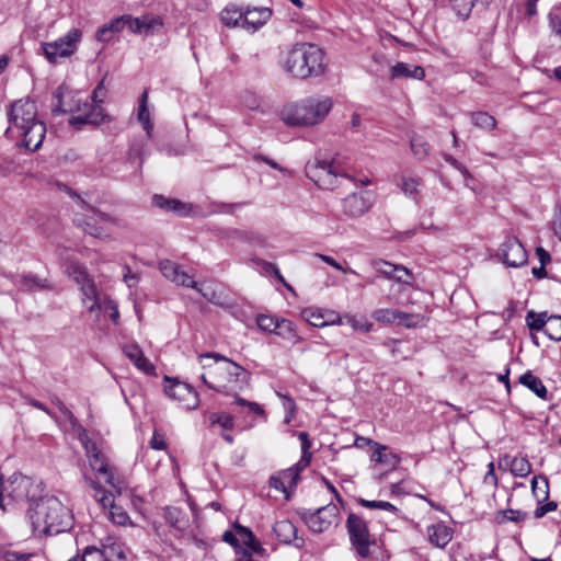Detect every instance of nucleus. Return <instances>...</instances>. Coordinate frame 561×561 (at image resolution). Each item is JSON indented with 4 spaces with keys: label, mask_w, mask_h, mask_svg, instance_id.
Wrapping results in <instances>:
<instances>
[{
    "label": "nucleus",
    "mask_w": 561,
    "mask_h": 561,
    "mask_svg": "<svg viewBox=\"0 0 561 561\" xmlns=\"http://www.w3.org/2000/svg\"><path fill=\"white\" fill-rule=\"evenodd\" d=\"M425 318L421 314L407 313L400 311L398 323L403 324L407 328H416L424 325Z\"/></svg>",
    "instance_id": "nucleus-47"
},
{
    "label": "nucleus",
    "mask_w": 561,
    "mask_h": 561,
    "mask_svg": "<svg viewBox=\"0 0 561 561\" xmlns=\"http://www.w3.org/2000/svg\"><path fill=\"white\" fill-rule=\"evenodd\" d=\"M173 283H175L178 285H182L184 287L193 288V289L197 290L198 293H201L207 300L214 302V299H213L214 293L209 294L207 291H203V289L198 286V283L193 280L192 277L183 271H180L178 277L175 278V280Z\"/></svg>",
    "instance_id": "nucleus-39"
},
{
    "label": "nucleus",
    "mask_w": 561,
    "mask_h": 561,
    "mask_svg": "<svg viewBox=\"0 0 561 561\" xmlns=\"http://www.w3.org/2000/svg\"><path fill=\"white\" fill-rule=\"evenodd\" d=\"M207 359H215L216 362H219V360L224 362L225 367H221L220 369L229 376V381H234L237 383H240V388H242L243 385L248 383L249 374L239 364L228 359L227 357H225L218 353L209 352V353H204V354L199 355V360H201V363H203L204 368L210 366V365L204 363V360H207Z\"/></svg>",
    "instance_id": "nucleus-12"
},
{
    "label": "nucleus",
    "mask_w": 561,
    "mask_h": 561,
    "mask_svg": "<svg viewBox=\"0 0 561 561\" xmlns=\"http://www.w3.org/2000/svg\"><path fill=\"white\" fill-rule=\"evenodd\" d=\"M83 112L69 118V125L81 128L82 125L99 126L106 118V114L101 105H91L83 103Z\"/></svg>",
    "instance_id": "nucleus-15"
},
{
    "label": "nucleus",
    "mask_w": 561,
    "mask_h": 561,
    "mask_svg": "<svg viewBox=\"0 0 561 561\" xmlns=\"http://www.w3.org/2000/svg\"><path fill=\"white\" fill-rule=\"evenodd\" d=\"M501 514L503 515V520H510V522H522L526 518V513L522 512V511H518V510H505L503 512H501Z\"/></svg>",
    "instance_id": "nucleus-59"
},
{
    "label": "nucleus",
    "mask_w": 561,
    "mask_h": 561,
    "mask_svg": "<svg viewBox=\"0 0 561 561\" xmlns=\"http://www.w3.org/2000/svg\"><path fill=\"white\" fill-rule=\"evenodd\" d=\"M82 37L79 28H71L65 36L49 43H43L42 49L51 64H56L59 58H67L73 55Z\"/></svg>",
    "instance_id": "nucleus-6"
},
{
    "label": "nucleus",
    "mask_w": 561,
    "mask_h": 561,
    "mask_svg": "<svg viewBox=\"0 0 561 561\" xmlns=\"http://www.w3.org/2000/svg\"><path fill=\"white\" fill-rule=\"evenodd\" d=\"M298 437L301 442L302 456L296 465H299V472H300L302 469H305L307 466H309L312 455L309 451V449L311 447V442L309 439L308 433L299 432Z\"/></svg>",
    "instance_id": "nucleus-40"
},
{
    "label": "nucleus",
    "mask_w": 561,
    "mask_h": 561,
    "mask_svg": "<svg viewBox=\"0 0 561 561\" xmlns=\"http://www.w3.org/2000/svg\"><path fill=\"white\" fill-rule=\"evenodd\" d=\"M54 98H55L56 102L53 104V107H51L53 114L60 115V114H66V113H70L73 111L81 112V107L79 105L77 106V108H75L70 104H65L59 92H56L54 94Z\"/></svg>",
    "instance_id": "nucleus-50"
},
{
    "label": "nucleus",
    "mask_w": 561,
    "mask_h": 561,
    "mask_svg": "<svg viewBox=\"0 0 561 561\" xmlns=\"http://www.w3.org/2000/svg\"><path fill=\"white\" fill-rule=\"evenodd\" d=\"M163 517L165 522L175 530L184 533L190 527L188 515L181 508L175 506H167L163 508Z\"/></svg>",
    "instance_id": "nucleus-23"
},
{
    "label": "nucleus",
    "mask_w": 561,
    "mask_h": 561,
    "mask_svg": "<svg viewBox=\"0 0 561 561\" xmlns=\"http://www.w3.org/2000/svg\"><path fill=\"white\" fill-rule=\"evenodd\" d=\"M67 274L78 284L81 285L83 282L90 279L87 271L79 264L71 263L67 266Z\"/></svg>",
    "instance_id": "nucleus-49"
},
{
    "label": "nucleus",
    "mask_w": 561,
    "mask_h": 561,
    "mask_svg": "<svg viewBox=\"0 0 561 561\" xmlns=\"http://www.w3.org/2000/svg\"><path fill=\"white\" fill-rule=\"evenodd\" d=\"M519 382L531 390L534 393H536L537 397L540 399L547 400L548 399V390L541 379L535 375H533L531 371H527L519 377Z\"/></svg>",
    "instance_id": "nucleus-28"
},
{
    "label": "nucleus",
    "mask_w": 561,
    "mask_h": 561,
    "mask_svg": "<svg viewBox=\"0 0 561 561\" xmlns=\"http://www.w3.org/2000/svg\"><path fill=\"white\" fill-rule=\"evenodd\" d=\"M103 83H104V80H102L93 91L92 98H93V101L96 103L95 105H100V103L103 102V99L105 96V89H104Z\"/></svg>",
    "instance_id": "nucleus-64"
},
{
    "label": "nucleus",
    "mask_w": 561,
    "mask_h": 561,
    "mask_svg": "<svg viewBox=\"0 0 561 561\" xmlns=\"http://www.w3.org/2000/svg\"><path fill=\"white\" fill-rule=\"evenodd\" d=\"M305 172L316 185L324 190H333L339 184L340 178L347 175L341 172L334 161L316 156L306 163Z\"/></svg>",
    "instance_id": "nucleus-5"
},
{
    "label": "nucleus",
    "mask_w": 561,
    "mask_h": 561,
    "mask_svg": "<svg viewBox=\"0 0 561 561\" xmlns=\"http://www.w3.org/2000/svg\"><path fill=\"white\" fill-rule=\"evenodd\" d=\"M152 203L160 209L171 211L179 216H186L190 214L192 206L190 204L183 203L175 198H168L163 195L156 194L152 197Z\"/></svg>",
    "instance_id": "nucleus-22"
},
{
    "label": "nucleus",
    "mask_w": 561,
    "mask_h": 561,
    "mask_svg": "<svg viewBox=\"0 0 561 561\" xmlns=\"http://www.w3.org/2000/svg\"><path fill=\"white\" fill-rule=\"evenodd\" d=\"M234 529L242 543L250 548L251 551L256 553L263 551L261 543L249 528L241 525H236Z\"/></svg>",
    "instance_id": "nucleus-33"
},
{
    "label": "nucleus",
    "mask_w": 561,
    "mask_h": 561,
    "mask_svg": "<svg viewBox=\"0 0 561 561\" xmlns=\"http://www.w3.org/2000/svg\"><path fill=\"white\" fill-rule=\"evenodd\" d=\"M80 286V289L82 291V295H83V299H89V300H93V299H96L99 298L98 297V293H96V287L93 283V280L90 278L89 280L87 282H83Z\"/></svg>",
    "instance_id": "nucleus-56"
},
{
    "label": "nucleus",
    "mask_w": 561,
    "mask_h": 561,
    "mask_svg": "<svg viewBox=\"0 0 561 561\" xmlns=\"http://www.w3.org/2000/svg\"><path fill=\"white\" fill-rule=\"evenodd\" d=\"M342 211L351 218L363 216L374 204V194L369 191L352 193L342 199Z\"/></svg>",
    "instance_id": "nucleus-11"
},
{
    "label": "nucleus",
    "mask_w": 561,
    "mask_h": 561,
    "mask_svg": "<svg viewBox=\"0 0 561 561\" xmlns=\"http://www.w3.org/2000/svg\"><path fill=\"white\" fill-rule=\"evenodd\" d=\"M90 467L98 474H102L105 477V481L112 486V489L121 495L123 492V485L119 480H116L111 468L108 467L106 457L104 454H93L91 458H89Z\"/></svg>",
    "instance_id": "nucleus-18"
},
{
    "label": "nucleus",
    "mask_w": 561,
    "mask_h": 561,
    "mask_svg": "<svg viewBox=\"0 0 561 561\" xmlns=\"http://www.w3.org/2000/svg\"><path fill=\"white\" fill-rule=\"evenodd\" d=\"M113 550V546L105 548L103 551L94 547H88L81 557V561H108L112 558L111 552Z\"/></svg>",
    "instance_id": "nucleus-36"
},
{
    "label": "nucleus",
    "mask_w": 561,
    "mask_h": 561,
    "mask_svg": "<svg viewBox=\"0 0 561 561\" xmlns=\"http://www.w3.org/2000/svg\"><path fill=\"white\" fill-rule=\"evenodd\" d=\"M243 9L233 5L226 7L220 13L221 22L228 27L242 28Z\"/></svg>",
    "instance_id": "nucleus-32"
},
{
    "label": "nucleus",
    "mask_w": 561,
    "mask_h": 561,
    "mask_svg": "<svg viewBox=\"0 0 561 561\" xmlns=\"http://www.w3.org/2000/svg\"><path fill=\"white\" fill-rule=\"evenodd\" d=\"M161 25L162 21L158 16L145 15L142 18H134L131 15H123L98 30L95 37L99 42H108L113 33L121 32L124 28H128L131 33L151 35L156 27Z\"/></svg>",
    "instance_id": "nucleus-4"
},
{
    "label": "nucleus",
    "mask_w": 561,
    "mask_h": 561,
    "mask_svg": "<svg viewBox=\"0 0 561 561\" xmlns=\"http://www.w3.org/2000/svg\"><path fill=\"white\" fill-rule=\"evenodd\" d=\"M99 502L103 507L110 506V518L118 526H133V522L127 512L114 503V495L112 492H103V495L99 499Z\"/></svg>",
    "instance_id": "nucleus-20"
},
{
    "label": "nucleus",
    "mask_w": 561,
    "mask_h": 561,
    "mask_svg": "<svg viewBox=\"0 0 561 561\" xmlns=\"http://www.w3.org/2000/svg\"><path fill=\"white\" fill-rule=\"evenodd\" d=\"M504 263L512 267L526 264L527 253L523 244L516 238H508L502 247Z\"/></svg>",
    "instance_id": "nucleus-16"
},
{
    "label": "nucleus",
    "mask_w": 561,
    "mask_h": 561,
    "mask_svg": "<svg viewBox=\"0 0 561 561\" xmlns=\"http://www.w3.org/2000/svg\"><path fill=\"white\" fill-rule=\"evenodd\" d=\"M164 392L170 399L178 401L186 410H194L199 404L198 393L188 383L176 379L164 378Z\"/></svg>",
    "instance_id": "nucleus-9"
},
{
    "label": "nucleus",
    "mask_w": 561,
    "mask_h": 561,
    "mask_svg": "<svg viewBox=\"0 0 561 561\" xmlns=\"http://www.w3.org/2000/svg\"><path fill=\"white\" fill-rule=\"evenodd\" d=\"M311 105H306L305 100L299 103L288 104L280 112L282 121L291 127L311 126L308 110Z\"/></svg>",
    "instance_id": "nucleus-13"
},
{
    "label": "nucleus",
    "mask_w": 561,
    "mask_h": 561,
    "mask_svg": "<svg viewBox=\"0 0 561 561\" xmlns=\"http://www.w3.org/2000/svg\"><path fill=\"white\" fill-rule=\"evenodd\" d=\"M299 479V465H295L278 472L276 476H272L270 478V486L285 493L286 499H289Z\"/></svg>",
    "instance_id": "nucleus-14"
},
{
    "label": "nucleus",
    "mask_w": 561,
    "mask_h": 561,
    "mask_svg": "<svg viewBox=\"0 0 561 561\" xmlns=\"http://www.w3.org/2000/svg\"><path fill=\"white\" fill-rule=\"evenodd\" d=\"M79 438L83 445V448H84V451H85V455L88 458H91L93 456V454L101 453V450L98 448L96 444L93 440L88 438V434L84 428L82 430V433L80 434Z\"/></svg>",
    "instance_id": "nucleus-54"
},
{
    "label": "nucleus",
    "mask_w": 561,
    "mask_h": 561,
    "mask_svg": "<svg viewBox=\"0 0 561 561\" xmlns=\"http://www.w3.org/2000/svg\"><path fill=\"white\" fill-rule=\"evenodd\" d=\"M371 316L377 322L393 323L398 322L400 311L396 309H377Z\"/></svg>",
    "instance_id": "nucleus-46"
},
{
    "label": "nucleus",
    "mask_w": 561,
    "mask_h": 561,
    "mask_svg": "<svg viewBox=\"0 0 561 561\" xmlns=\"http://www.w3.org/2000/svg\"><path fill=\"white\" fill-rule=\"evenodd\" d=\"M548 318L547 312L537 313L529 311L526 317V322L530 330L540 331L545 330L548 325Z\"/></svg>",
    "instance_id": "nucleus-42"
},
{
    "label": "nucleus",
    "mask_w": 561,
    "mask_h": 561,
    "mask_svg": "<svg viewBox=\"0 0 561 561\" xmlns=\"http://www.w3.org/2000/svg\"><path fill=\"white\" fill-rule=\"evenodd\" d=\"M346 528L350 541L357 554L364 559L368 558L370 556V545L374 541L370 539L367 523L360 516L351 513L346 519Z\"/></svg>",
    "instance_id": "nucleus-8"
},
{
    "label": "nucleus",
    "mask_w": 561,
    "mask_h": 561,
    "mask_svg": "<svg viewBox=\"0 0 561 561\" xmlns=\"http://www.w3.org/2000/svg\"><path fill=\"white\" fill-rule=\"evenodd\" d=\"M9 127L4 135L10 138L20 137L21 146L30 151L41 148L46 135V125L37 117L35 102L28 99L14 101L8 111Z\"/></svg>",
    "instance_id": "nucleus-1"
},
{
    "label": "nucleus",
    "mask_w": 561,
    "mask_h": 561,
    "mask_svg": "<svg viewBox=\"0 0 561 561\" xmlns=\"http://www.w3.org/2000/svg\"><path fill=\"white\" fill-rule=\"evenodd\" d=\"M271 16L272 11L266 7L247 8L243 10L242 28L255 32L261 28Z\"/></svg>",
    "instance_id": "nucleus-17"
},
{
    "label": "nucleus",
    "mask_w": 561,
    "mask_h": 561,
    "mask_svg": "<svg viewBox=\"0 0 561 561\" xmlns=\"http://www.w3.org/2000/svg\"><path fill=\"white\" fill-rule=\"evenodd\" d=\"M73 222L82 228L87 233L99 237L102 233V228L96 226L94 216H87L84 214H76Z\"/></svg>",
    "instance_id": "nucleus-34"
},
{
    "label": "nucleus",
    "mask_w": 561,
    "mask_h": 561,
    "mask_svg": "<svg viewBox=\"0 0 561 561\" xmlns=\"http://www.w3.org/2000/svg\"><path fill=\"white\" fill-rule=\"evenodd\" d=\"M210 425H219L222 430L230 431L234 427L233 416L228 413L214 412L209 415Z\"/></svg>",
    "instance_id": "nucleus-44"
},
{
    "label": "nucleus",
    "mask_w": 561,
    "mask_h": 561,
    "mask_svg": "<svg viewBox=\"0 0 561 561\" xmlns=\"http://www.w3.org/2000/svg\"><path fill=\"white\" fill-rule=\"evenodd\" d=\"M147 101H148V92L144 91L140 96V104H139V111H138V119L142 123L144 128L146 129L148 136L151 135V129L153 128V125L150 122L149 112L147 108Z\"/></svg>",
    "instance_id": "nucleus-41"
},
{
    "label": "nucleus",
    "mask_w": 561,
    "mask_h": 561,
    "mask_svg": "<svg viewBox=\"0 0 561 561\" xmlns=\"http://www.w3.org/2000/svg\"><path fill=\"white\" fill-rule=\"evenodd\" d=\"M123 352L139 370L147 375L154 374V366L144 356L141 348L138 345H125Z\"/></svg>",
    "instance_id": "nucleus-24"
},
{
    "label": "nucleus",
    "mask_w": 561,
    "mask_h": 561,
    "mask_svg": "<svg viewBox=\"0 0 561 561\" xmlns=\"http://www.w3.org/2000/svg\"><path fill=\"white\" fill-rule=\"evenodd\" d=\"M511 472L515 477H526L531 471L530 462L524 457H514L510 463Z\"/></svg>",
    "instance_id": "nucleus-43"
},
{
    "label": "nucleus",
    "mask_w": 561,
    "mask_h": 561,
    "mask_svg": "<svg viewBox=\"0 0 561 561\" xmlns=\"http://www.w3.org/2000/svg\"><path fill=\"white\" fill-rule=\"evenodd\" d=\"M2 496L15 502L28 501L34 497L32 490L34 482L31 478L21 473H13L5 482L1 479Z\"/></svg>",
    "instance_id": "nucleus-10"
},
{
    "label": "nucleus",
    "mask_w": 561,
    "mask_h": 561,
    "mask_svg": "<svg viewBox=\"0 0 561 561\" xmlns=\"http://www.w3.org/2000/svg\"><path fill=\"white\" fill-rule=\"evenodd\" d=\"M306 105H311L308 110L311 126L321 123L332 108L333 102L329 96H310L305 99Z\"/></svg>",
    "instance_id": "nucleus-19"
},
{
    "label": "nucleus",
    "mask_w": 561,
    "mask_h": 561,
    "mask_svg": "<svg viewBox=\"0 0 561 561\" xmlns=\"http://www.w3.org/2000/svg\"><path fill=\"white\" fill-rule=\"evenodd\" d=\"M273 531L282 543H291L297 539V528L288 519L278 520L273 526Z\"/></svg>",
    "instance_id": "nucleus-26"
},
{
    "label": "nucleus",
    "mask_w": 561,
    "mask_h": 561,
    "mask_svg": "<svg viewBox=\"0 0 561 561\" xmlns=\"http://www.w3.org/2000/svg\"><path fill=\"white\" fill-rule=\"evenodd\" d=\"M302 316L312 327L317 328H322L332 323H342V319L340 317L336 316V319H327L325 314L322 311L312 308L305 309Z\"/></svg>",
    "instance_id": "nucleus-30"
},
{
    "label": "nucleus",
    "mask_w": 561,
    "mask_h": 561,
    "mask_svg": "<svg viewBox=\"0 0 561 561\" xmlns=\"http://www.w3.org/2000/svg\"><path fill=\"white\" fill-rule=\"evenodd\" d=\"M159 268L162 275L171 282L175 280L181 271L179 265L170 260L161 261L159 263Z\"/></svg>",
    "instance_id": "nucleus-48"
},
{
    "label": "nucleus",
    "mask_w": 561,
    "mask_h": 561,
    "mask_svg": "<svg viewBox=\"0 0 561 561\" xmlns=\"http://www.w3.org/2000/svg\"><path fill=\"white\" fill-rule=\"evenodd\" d=\"M402 191L404 192V194L409 195V196H414L416 193H417V187H419V181L415 180V179H403L402 180Z\"/></svg>",
    "instance_id": "nucleus-60"
},
{
    "label": "nucleus",
    "mask_w": 561,
    "mask_h": 561,
    "mask_svg": "<svg viewBox=\"0 0 561 561\" xmlns=\"http://www.w3.org/2000/svg\"><path fill=\"white\" fill-rule=\"evenodd\" d=\"M557 503L556 502H548L546 503L545 505H541L539 507H537L534 512V515L536 518H541L543 517L547 513L549 512H553L557 510Z\"/></svg>",
    "instance_id": "nucleus-62"
},
{
    "label": "nucleus",
    "mask_w": 561,
    "mask_h": 561,
    "mask_svg": "<svg viewBox=\"0 0 561 561\" xmlns=\"http://www.w3.org/2000/svg\"><path fill=\"white\" fill-rule=\"evenodd\" d=\"M273 334H276L293 344H296L300 341L294 323L290 320L284 318L278 319Z\"/></svg>",
    "instance_id": "nucleus-31"
},
{
    "label": "nucleus",
    "mask_w": 561,
    "mask_h": 561,
    "mask_svg": "<svg viewBox=\"0 0 561 561\" xmlns=\"http://www.w3.org/2000/svg\"><path fill=\"white\" fill-rule=\"evenodd\" d=\"M391 78H413L422 80L425 77V71L421 66H410L404 62H397L391 67Z\"/></svg>",
    "instance_id": "nucleus-27"
},
{
    "label": "nucleus",
    "mask_w": 561,
    "mask_h": 561,
    "mask_svg": "<svg viewBox=\"0 0 561 561\" xmlns=\"http://www.w3.org/2000/svg\"><path fill=\"white\" fill-rule=\"evenodd\" d=\"M21 287L25 289H33L34 287L44 288L46 285L41 282L36 276L33 275H24L20 280Z\"/></svg>",
    "instance_id": "nucleus-58"
},
{
    "label": "nucleus",
    "mask_w": 561,
    "mask_h": 561,
    "mask_svg": "<svg viewBox=\"0 0 561 561\" xmlns=\"http://www.w3.org/2000/svg\"><path fill=\"white\" fill-rule=\"evenodd\" d=\"M411 150L417 160H424L430 152V145L423 136L413 135L410 140Z\"/></svg>",
    "instance_id": "nucleus-37"
},
{
    "label": "nucleus",
    "mask_w": 561,
    "mask_h": 561,
    "mask_svg": "<svg viewBox=\"0 0 561 561\" xmlns=\"http://www.w3.org/2000/svg\"><path fill=\"white\" fill-rule=\"evenodd\" d=\"M150 447L156 450H164L167 448V443L158 432H154L150 439Z\"/></svg>",
    "instance_id": "nucleus-63"
},
{
    "label": "nucleus",
    "mask_w": 561,
    "mask_h": 561,
    "mask_svg": "<svg viewBox=\"0 0 561 561\" xmlns=\"http://www.w3.org/2000/svg\"><path fill=\"white\" fill-rule=\"evenodd\" d=\"M278 319L267 314H259L256 317V324L262 331L274 333Z\"/></svg>",
    "instance_id": "nucleus-51"
},
{
    "label": "nucleus",
    "mask_w": 561,
    "mask_h": 561,
    "mask_svg": "<svg viewBox=\"0 0 561 561\" xmlns=\"http://www.w3.org/2000/svg\"><path fill=\"white\" fill-rule=\"evenodd\" d=\"M299 514L308 528L316 534L325 531L332 525L336 526L340 520L339 507L333 503L316 511L302 510Z\"/></svg>",
    "instance_id": "nucleus-7"
},
{
    "label": "nucleus",
    "mask_w": 561,
    "mask_h": 561,
    "mask_svg": "<svg viewBox=\"0 0 561 561\" xmlns=\"http://www.w3.org/2000/svg\"><path fill=\"white\" fill-rule=\"evenodd\" d=\"M233 403H236V404H238L240 407H245L249 410V412H251V413H254V414H257V415H263L264 414L263 408L259 403H256V402L248 401V400H245L243 398L236 397Z\"/></svg>",
    "instance_id": "nucleus-55"
},
{
    "label": "nucleus",
    "mask_w": 561,
    "mask_h": 561,
    "mask_svg": "<svg viewBox=\"0 0 561 561\" xmlns=\"http://www.w3.org/2000/svg\"><path fill=\"white\" fill-rule=\"evenodd\" d=\"M431 543L444 548L453 538V530L444 524H435L427 529Z\"/></svg>",
    "instance_id": "nucleus-25"
},
{
    "label": "nucleus",
    "mask_w": 561,
    "mask_h": 561,
    "mask_svg": "<svg viewBox=\"0 0 561 561\" xmlns=\"http://www.w3.org/2000/svg\"><path fill=\"white\" fill-rule=\"evenodd\" d=\"M33 533L51 536L71 529L73 515L56 496H46L32 504L27 511Z\"/></svg>",
    "instance_id": "nucleus-3"
},
{
    "label": "nucleus",
    "mask_w": 561,
    "mask_h": 561,
    "mask_svg": "<svg viewBox=\"0 0 561 561\" xmlns=\"http://www.w3.org/2000/svg\"><path fill=\"white\" fill-rule=\"evenodd\" d=\"M545 333L550 340L561 341V317L550 316L548 318V325L545 329Z\"/></svg>",
    "instance_id": "nucleus-45"
},
{
    "label": "nucleus",
    "mask_w": 561,
    "mask_h": 561,
    "mask_svg": "<svg viewBox=\"0 0 561 561\" xmlns=\"http://www.w3.org/2000/svg\"><path fill=\"white\" fill-rule=\"evenodd\" d=\"M346 322L357 331L369 332L373 323L368 322L364 317L348 316Z\"/></svg>",
    "instance_id": "nucleus-53"
},
{
    "label": "nucleus",
    "mask_w": 561,
    "mask_h": 561,
    "mask_svg": "<svg viewBox=\"0 0 561 561\" xmlns=\"http://www.w3.org/2000/svg\"><path fill=\"white\" fill-rule=\"evenodd\" d=\"M255 264L262 268V271L270 276H275L278 282H284V277L279 272L276 264L264 261L262 259H255Z\"/></svg>",
    "instance_id": "nucleus-52"
},
{
    "label": "nucleus",
    "mask_w": 561,
    "mask_h": 561,
    "mask_svg": "<svg viewBox=\"0 0 561 561\" xmlns=\"http://www.w3.org/2000/svg\"><path fill=\"white\" fill-rule=\"evenodd\" d=\"M104 308H103V311H110V318L111 320L116 323L118 318H119V312H118V308H117V305L114 300L112 299H108V298H104Z\"/></svg>",
    "instance_id": "nucleus-61"
},
{
    "label": "nucleus",
    "mask_w": 561,
    "mask_h": 561,
    "mask_svg": "<svg viewBox=\"0 0 561 561\" xmlns=\"http://www.w3.org/2000/svg\"><path fill=\"white\" fill-rule=\"evenodd\" d=\"M375 450L371 454V460L378 463H385L396 468L400 462V457L391 451L387 453L388 447L379 443H374Z\"/></svg>",
    "instance_id": "nucleus-29"
},
{
    "label": "nucleus",
    "mask_w": 561,
    "mask_h": 561,
    "mask_svg": "<svg viewBox=\"0 0 561 561\" xmlns=\"http://www.w3.org/2000/svg\"><path fill=\"white\" fill-rule=\"evenodd\" d=\"M471 122L474 126L485 130H493L497 125L495 117L486 112L471 113Z\"/></svg>",
    "instance_id": "nucleus-35"
},
{
    "label": "nucleus",
    "mask_w": 561,
    "mask_h": 561,
    "mask_svg": "<svg viewBox=\"0 0 561 561\" xmlns=\"http://www.w3.org/2000/svg\"><path fill=\"white\" fill-rule=\"evenodd\" d=\"M278 64L285 73L298 80L321 77L327 70L324 50L312 43H296L280 54Z\"/></svg>",
    "instance_id": "nucleus-2"
},
{
    "label": "nucleus",
    "mask_w": 561,
    "mask_h": 561,
    "mask_svg": "<svg viewBox=\"0 0 561 561\" xmlns=\"http://www.w3.org/2000/svg\"><path fill=\"white\" fill-rule=\"evenodd\" d=\"M477 0H449L450 7L461 20H467Z\"/></svg>",
    "instance_id": "nucleus-38"
},
{
    "label": "nucleus",
    "mask_w": 561,
    "mask_h": 561,
    "mask_svg": "<svg viewBox=\"0 0 561 561\" xmlns=\"http://www.w3.org/2000/svg\"><path fill=\"white\" fill-rule=\"evenodd\" d=\"M65 188L67 190L69 195H71L73 197H77L79 199L82 208H87V209L91 210L93 213V216H98L100 218V220H102V221H110L111 220L110 215H107L105 213H102L100 210H98V211L94 210V208L88 206L87 203L76 192H73L72 190L68 188L66 185H65Z\"/></svg>",
    "instance_id": "nucleus-57"
},
{
    "label": "nucleus",
    "mask_w": 561,
    "mask_h": 561,
    "mask_svg": "<svg viewBox=\"0 0 561 561\" xmlns=\"http://www.w3.org/2000/svg\"><path fill=\"white\" fill-rule=\"evenodd\" d=\"M376 271L386 277L394 278L398 282L409 284L411 278L410 272L402 265H393L387 261L378 260L373 263Z\"/></svg>",
    "instance_id": "nucleus-21"
}]
</instances>
